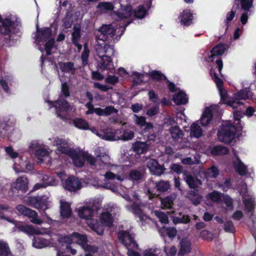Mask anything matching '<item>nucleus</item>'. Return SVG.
I'll use <instances>...</instances> for the list:
<instances>
[{
	"mask_svg": "<svg viewBox=\"0 0 256 256\" xmlns=\"http://www.w3.org/2000/svg\"><path fill=\"white\" fill-rule=\"evenodd\" d=\"M164 251L166 256H174L177 252V249L174 246L170 248L164 247Z\"/></svg>",
	"mask_w": 256,
	"mask_h": 256,
	"instance_id": "nucleus-58",
	"label": "nucleus"
},
{
	"mask_svg": "<svg viewBox=\"0 0 256 256\" xmlns=\"http://www.w3.org/2000/svg\"><path fill=\"white\" fill-rule=\"evenodd\" d=\"M118 78L115 76H108L105 80L106 83L114 84L118 82Z\"/></svg>",
	"mask_w": 256,
	"mask_h": 256,
	"instance_id": "nucleus-64",
	"label": "nucleus"
},
{
	"mask_svg": "<svg viewBox=\"0 0 256 256\" xmlns=\"http://www.w3.org/2000/svg\"><path fill=\"white\" fill-rule=\"evenodd\" d=\"M150 76L154 80H160L162 79H166V77L159 72L154 70L150 73Z\"/></svg>",
	"mask_w": 256,
	"mask_h": 256,
	"instance_id": "nucleus-56",
	"label": "nucleus"
},
{
	"mask_svg": "<svg viewBox=\"0 0 256 256\" xmlns=\"http://www.w3.org/2000/svg\"><path fill=\"white\" fill-rule=\"evenodd\" d=\"M59 66L60 69L65 72H68L74 68V64L71 62H60Z\"/></svg>",
	"mask_w": 256,
	"mask_h": 256,
	"instance_id": "nucleus-50",
	"label": "nucleus"
},
{
	"mask_svg": "<svg viewBox=\"0 0 256 256\" xmlns=\"http://www.w3.org/2000/svg\"><path fill=\"white\" fill-rule=\"evenodd\" d=\"M242 8L246 11H248L252 6L253 0H241Z\"/></svg>",
	"mask_w": 256,
	"mask_h": 256,
	"instance_id": "nucleus-59",
	"label": "nucleus"
},
{
	"mask_svg": "<svg viewBox=\"0 0 256 256\" xmlns=\"http://www.w3.org/2000/svg\"><path fill=\"white\" fill-rule=\"evenodd\" d=\"M154 215L159 219V220L160 222L164 224L168 223V217L166 214L157 210L154 211Z\"/></svg>",
	"mask_w": 256,
	"mask_h": 256,
	"instance_id": "nucleus-49",
	"label": "nucleus"
},
{
	"mask_svg": "<svg viewBox=\"0 0 256 256\" xmlns=\"http://www.w3.org/2000/svg\"><path fill=\"white\" fill-rule=\"evenodd\" d=\"M134 132L129 129L122 128L121 140L128 141L131 140L134 137Z\"/></svg>",
	"mask_w": 256,
	"mask_h": 256,
	"instance_id": "nucleus-42",
	"label": "nucleus"
},
{
	"mask_svg": "<svg viewBox=\"0 0 256 256\" xmlns=\"http://www.w3.org/2000/svg\"><path fill=\"white\" fill-rule=\"evenodd\" d=\"M202 135V130L197 122L193 123L190 128V136L191 137L199 138Z\"/></svg>",
	"mask_w": 256,
	"mask_h": 256,
	"instance_id": "nucleus-37",
	"label": "nucleus"
},
{
	"mask_svg": "<svg viewBox=\"0 0 256 256\" xmlns=\"http://www.w3.org/2000/svg\"><path fill=\"white\" fill-rule=\"evenodd\" d=\"M46 42L45 44V50L47 55L50 54L52 48L54 40L52 36V30L50 28H44L40 30L38 29L37 26L36 33L35 36V42L39 46V50L42 52L44 50L41 46L42 44Z\"/></svg>",
	"mask_w": 256,
	"mask_h": 256,
	"instance_id": "nucleus-6",
	"label": "nucleus"
},
{
	"mask_svg": "<svg viewBox=\"0 0 256 256\" xmlns=\"http://www.w3.org/2000/svg\"><path fill=\"white\" fill-rule=\"evenodd\" d=\"M90 130L100 138L106 140L116 141V138H118L114 136V130L111 129L98 130L94 128H92Z\"/></svg>",
	"mask_w": 256,
	"mask_h": 256,
	"instance_id": "nucleus-17",
	"label": "nucleus"
},
{
	"mask_svg": "<svg viewBox=\"0 0 256 256\" xmlns=\"http://www.w3.org/2000/svg\"><path fill=\"white\" fill-rule=\"evenodd\" d=\"M219 171L214 166L208 168L206 172V176L208 178H214L218 174Z\"/></svg>",
	"mask_w": 256,
	"mask_h": 256,
	"instance_id": "nucleus-46",
	"label": "nucleus"
},
{
	"mask_svg": "<svg viewBox=\"0 0 256 256\" xmlns=\"http://www.w3.org/2000/svg\"><path fill=\"white\" fill-rule=\"evenodd\" d=\"M180 22L185 26H188L190 24L192 20V14L190 10H184L180 14Z\"/></svg>",
	"mask_w": 256,
	"mask_h": 256,
	"instance_id": "nucleus-31",
	"label": "nucleus"
},
{
	"mask_svg": "<svg viewBox=\"0 0 256 256\" xmlns=\"http://www.w3.org/2000/svg\"><path fill=\"white\" fill-rule=\"evenodd\" d=\"M146 13V11L144 7L142 6H139L134 11V16L139 18H142L144 17Z\"/></svg>",
	"mask_w": 256,
	"mask_h": 256,
	"instance_id": "nucleus-54",
	"label": "nucleus"
},
{
	"mask_svg": "<svg viewBox=\"0 0 256 256\" xmlns=\"http://www.w3.org/2000/svg\"><path fill=\"white\" fill-rule=\"evenodd\" d=\"M240 194L243 197L245 208L248 211H251L254 208V198L247 191V186L244 182H242L239 188Z\"/></svg>",
	"mask_w": 256,
	"mask_h": 256,
	"instance_id": "nucleus-12",
	"label": "nucleus"
},
{
	"mask_svg": "<svg viewBox=\"0 0 256 256\" xmlns=\"http://www.w3.org/2000/svg\"><path fill=\"white\" fill-rule=\"evenodd\" d=\"M60 212L63 218H68L72 214L70 204L64 200H60Z\"/></svg>",
	"mask_w": 256,
	"mask_h": 256,
	"instance_id": "nucleus-30",
	"label": "nucleus"
},
{
	"mask_svg": "<svg viewBox=\"0 0 256 256\" xmlns=\"http://www.w3.org/2000/svg\"><path fill=\"white\" fill-rule=\"evenodd\" d=\"M12 188L22 192H26L28 189V180L25 176L18 178L12 184Z\"/></svg>",
	"mask_w": 256,
	"mask_h": 256,
	"instance_id": "nucleus-23",
	"label": "nucleus"
},
{
	"mask_svg": "<svg viewBox=\"0 0 256 256\" xmlns=\"http://www.w3.org/2000/svg\"><path fill=\"white\" fill-rule=\"evenodd\" d=\"M180 158L181 162L186 165H192L195 164H198L200 162V158L198 156H194V158L191 157H180Z\"/></svg>",
	"mask_w": 256,
	"mask_h": 256,
	"instance_id": "nucleus-41",
	"label": "nucleus"
},
{
	"mask_svg": "<svg viewBox=\"0 0 256 256\" xmlns=\"http://www.w3.org/2000/svg\"><path fill=\"white\" fill-rule=\"evenodd\" d=\"M233 166L236 171L240 175H245L247 173L246 166L236 156V160H233Z\"/></svg>",
	"mask_w": 256,
	"mask_h": 256,
	"instance_id": "nucleus-28",
	"label": "nucleus"
},
{
	"mask_svg": "<svg viewBox=\"0 0 256 256\" xmlns=\"http://www.w3.org/2000/svg\"><path fill=\"white\" fill-rule=\"evenodd\" d=\"M48 103L50 106L55 108L57 116L62 120L64 118V116L60 114L61 112L74 111L75 110L73 106H70L66 100L62 98H59L54 102H48Z\"/></svg>",
	"mask_w": 256,
	"mask_h": 256,
	"instance_id": "nucleus-9",
	"label": "nucleus"
},
{
	"mask_svg": "<svg viewBox=\"0 0 256 256\" xmlns=\"http://www.w3.org/2000/svg\"><path fill=\"white\" fill-rule=\"evenodd\" d=\"M132 76L134 78V82L136 84H140L142 81L144 74L138 73L136 72H134L132 74Z\"/></svg>",
	"mask_w": 256,
	"mask_h": 256,
	"instance_id": "nucleus-57",
	"label": "nucleus"
},
{
	"mask_svg": "<svg viewBox=\"0 0 256 256\" xmlns=\"http://www.w3.org/2000/svg\"><path fill=\"white\" fill-rule=\"evenodd\" d=\"M225 50V46L224 44H219L214 48L210 51V54L209 56V58L210 61H215L219 73L222 76L221 74V70L222 68V62L220 58V56L222 54Z\"/></svg>",
	"mask_w": 256,
	"mask_h": 256,
	"instance_id": "nucleus-11",
	"label": "nucleus"
},
{
	"mask_svg": "<svg viewBox=\"0 0 256 256\" xmlns=\"http://www.w3.org/2000/svg\"><path fill=\"white\" fill-rule=\"evenodd\" d=\"M150 184H154L157 190L160 192H166L170 188V184L168 181L160 180L156 183L151 182Z\"/></svg>",
	"mask_w": 256,
	"mask_h": 256,
	"instance_id": "nucleus-36",
	"label": "nucleus"
},
{
	"mask_svg": "<svg viewBox=\"0 0 256 256\" xmlns=\"http://www.w3.org/2000/svg\"><path fill=\"white\" fill-rule=\"evenodd\" d=\"M210 74L218 88L221 99L224 103L233 108H236L243 105L240 100L250 99L252 93L248 88L240 90L234 94L232 98H228L227 91L223 88V82L214 70H210Z\"/></svg>",
	"mask_w": 256,
	"mask_h": 256,
	"instance_id": "nucleus-2",
	"label": "nucleus"
},
{
	"mask_svg": "<svg viewBox=\"0 0 256 256\" xmlns=\"http://www.w3.org/2000/svg\"><path fill=\"white\" fill-rule=\"evenodd\" d=\"M80 27L79 25H74L73 28V32L72 34V42H78L80 37Z\"/></svg>",
	"mask_w": 256,
	"mask_h": 256,
	"instance_id": "nucleus-45",
	"label": "nucleus"
},
{
	"mask_svg": "<svg viewBox=\"0 0 256 256\" xmlns=\"http://www.w3.org/2000/svg\"><path fill=\"white\" fill-rule=\"evenodd\" d=\"M173 204V199L170 196H168L161 200L162 208H170Z\"/></svg>",
	"mask_w": 256,
	"mask_h": 256,
	"instance_id": "nucleus-48",
	"label": "nucleus"
},
{
	"mask_svg": "<svg viewBox=\"0 0 256 256\" xmlns=\"http://www.w3.org/2000/svg\"><path fill=\"white\" fill-rule=\"evenodd\" d=\"M36 156L38 159V162H45L47 164H50L51 158L49 156V152L44 148H39L36 152Z\"/></svg>",
	"mask_w": 256,
	"mask_h": 256,
	"instance_id": "nucleus-24",
	"label": "nucleus"
},
{
	"mask_svg": "<svg viewBox=\"0 0 256 256\" xmlns=\"http://www.w3.org/2000/svg\"><path fill=\"white\" fill-rule=\"evenodd\" d=\"M228 152V148L224 146H216L212 150V154L215 156L226 154Z\"/></svg>",
	"mask_w": 256,
	"mask_h": 256,
	"instance_id": "nucleus-43",
	"label": "nucleus"
},
{
	"mask_svg": "<svg viewBox=\"0 0 256 256\" xmlns=\"http://www.w3.org/2000/svg\"><path fill=\"white\" fill-rule=\"evenodd\" d=\"M116 30L117 28H114V26L112 24L104 25L97 34L96 38L108 42L113 38Z\"/></svg>",
	"mask_w": 256,
	"mask_h": 256,
	"instance_id": "nucleus-14",
	"label": "nucleus"
},
{
	"mask_svg": "<svg viewBox=\"0 0 256 256\" xmlns=\"http://www.w3.org/2000/svg\"><path fill=\"white\" fill-rule=\"evenodd\" d=\"M118 236L119 240L126 246H128L132 244H135L132 236L128 232L120 231L118 232Z\"/></svg>",
	"mask_w": 256,
	"mask_h": 256,
	"instance_id": "nucleus-25",
	"label": "nucleus"
},
{
	"mask_svg": "<svg viewBox=\"0 0 256 256\" xmlns=\"http://www.w3.org/2000/svg\"><path fill=\"white\" fill-rule=\"evenodd\" d=\"M104 177L108 180L112 181L115 179L122 181L125 178L124 171V167L118 166H112L110 168V171L104 174Z\"/></svg>",
	"mask_w": 256,
	"mask_h": 256,
	"instance_id": "nucleus-13",
	"label": "nucleus"
},
{
	"mask_svg": "<svg viewBox=\"0 0 256 256\" xmlns=\"http://www.w3.org/2000/svg\"><path fill=\"white\" fill-rule=\"evenodd\" d=\"M63 186L70 192H75L82 188L81 182L74 176L68 177L63 182Z\"/></svg>",
	"mask_w": 256,
	"mask_h": 256,
	"instance_id": "nucleus-19",
	"label": "nucleus"
},
{
	"mask_svg": "<svg viewBox=\"0 0 256 256\" xmlns=\"http://www.w3.org/2000/svg\"><path fill=\"white\" fill-rule=\"evenodd\" d=\"M52 242L50 240H46L42 237H34L32 240V245L36 248H42L50 246Z\"/></svg>",
	"mask_w": 256,
	"mask_h": 256,
	"instance_id": "nucleus-27",
	"label": "nucleus"
},
{
	"mask_svg": "<svg viewBox=\"0 0 256 256\" xmlns=\"http://www.w3.org/2000/svg\"><path fill=\"white\" fill-rule=\"evenodd\" d=\"M218 106L217 105H212L206 108L200 120L202 126H206L210 124L212 119L214 111L218 110Z\"/></svg>",
	"mask_w": 256,
	"mask_h": 256,
	"instance_id": "nucleus-21",
	"label": "nucleus"
},
{
	"mask_svg": "<svg viewBox=\"0 0 256 256\" xmlns=\"http://www.w3.org/2000/svg\"><path fill=\"white\" fill-rule=\"evenodd\" d=\"M200 236L207 240H210L212 238V234L208 230H204L200 234Z\"/></svg>",
	"mask_w": 256,
	"mask_h": 256,
	"instance_id": "nucleus-63",
	"label": "nucleus"
},
{
	"mask_svg": "<svg viewBox=\"0 0 256 256\" xmlns=\"http://www.w3.org/2000/svg\"><path fill=\"white\" fill-rule=\"evenodd\" d=\"M120 20L130 17L132 14V8L130 6H126L124 8L120 10L116 14Z\"/></svg>",
	"mask_w": 256,
	"mask_h": 256,
	"instance_id": "nucleus-33",
	"label": "nucleus"
},
{
	"mask_svg": "<svg viewBox=\"0 0 256 256\" xmlns=\"http://www.w3.org/2000/svg\"><path fill=\"white\" fill-rule=\"evenodd\" d=\"M159 112L158 106H152L146 110V114L150 116L156 115Z\"/></svg>",
	"mask_w": 256,
	"mask_h": 256,
	"instance_id": "nucleus-61",
	"label": "nucleus"
},
{
	"mask_svg": "<svg viewBox=\"0 0 256 256\" xmlns=\"http://www.w3.org/2000/svg\"><path fill=\"white\" fill-rule=\"evenodd\" d=\"M106 211L102 213L100 216V220L102 222L100 225L103 227V226H110L113 222V217L120 212V208L113 204H108L105 206Z\"/></svg>",
	"mask_w": 256,
	"mask_h": 256,
	"instance_id": "nucleus-8",
	"label": "nucleus"
},
{
	"mask_svg": "<svg viewBox=\"0 0 256 256\" xmlns=\"http://www.w3.org/2000/svg\"><path fill=\"white\" fill-rule=\"evenodd\" d=\"M118 110L113 106H108L104 108H96L94 112L100 116H107L113 113H117Z\"/></svg>",
	"mask_w": 256,
	"mask_h": 256,
	"instance_id": "nucleus-32",
	"label": "nucleus"
},
{
	"mask_svg": "<svg viewBox=\"0 0 256 256\" xmlns=\"http://www.w3.org/2000/svg\"><path fill=\"white\" fill-rule=\"evenodd\" d=\"M12 254L8 244L0 240V256H11Z\"/></svg>",
	"mask_w": 256,
	"mask_h": 256,
	"instance_id": "nucleus-39",
	"label": "nucleus"
},
{
	"mask_svg": "<svg viewBox=\"0 0 256 256\" xmlns=\"http://www.w3.org/2000/svg\"><path fill=\"white\" fill-rule=\"evenodd\" d=\"M15 25L14 17L8 16L2 21L0 24V32L4 35L8 34Z\"/></svg>",
	"mask_w": 256,
	"mask_h": 256,
	"instance_id": "nucleus-20",
	"label": "nucleus"
},
{
	"mask_svg": "<svg viewBox=\"0 0 256 256\" xmlns=\"http://www.w3.org/2000/svg\"><path fill=\"white\" fill-rule=\"evenodd\" d=\"M96 50L100 58L98 61V67L102 70H108L112 72L114 66L110 56L114 53L113 46L108 44L104 40H98L96 38Z\"/></svg>",
	"mask_w": 256,
	"mask_h": 256,
	"instance_id": "nucleus-3",
	"label": "nucleus"
},
{
	"mask_svg": "<svg viewBox=\"0 0 256 256\" xmlns=\"http://www.w3.org/2000/svg\"><path fill=\"white\" fill-rule=\"evenodd\" d=\"M191 244L189 240L187 238L182 239L180 242V250L179 254H183L190 252Z\"/></svg>",
	"mask_w": 256,
	"mask_h": 256,
	"instance_id": "nucleus-34",
	"label": "nucleus"
},
{
	"mask_svg": "<svg viewBox=\"0 0 256 256\" xmlns=\"http://www.w3.org/2000/svg\"><path fill=\"white\" fill-rule=\"evenodd\" d=\"M78 212L80 218L88 220V226L98 234L101 235L103 234L102 226L98 225L96 220L92 218L94 216V212L90 206H82L78 208Z\"/></svg>",
	"mask_w": 256,
	"mask_h": 256,
	"instance_id": "nucleus-7",
	"label": "nucleus"
},
{
	"mask_svg": "<svg viewBox=\"0 0 256 256\" xmlns=\"http://www.w3.org/2000/svg\"><path fill=\"white\" fill-rule=\"evenodd\" d=\"M173 100L176 104H184L188 101V98L182 92H179L173 97Z\"/></svg>",
	"mask_w": 256,
	"mask_h": 256,
	"instance_id": "nucleus-38",
	"label": "nucleus"
},
{
	"mask_svg": "<svg viewBox=\"0 0 256 256\" xmlns=\"http://www.w3.org/2000/svg\"><path fill=\"white\" fill-rule=\"evenodd\" d=\"M58 240L62 244H70L76 243L80 244L85 251L90 252L86 253L84 256H92L90 252L94 253L98 250L96 247L87 244V237L85 234L74 232L70 236H64L59 238Z\"/></svg>",
	"mask_w": 256,
	"mask_h": 256,
	"instance_id": "nucleus-5",
	"label": "nucleus"
},
{
	"mask_svg": "<svg viewBox=\"0 0 256 256\" xmlns=\"http://www.w3.org/2000/svg\"><path fill=\"white\" fill-rule=\"evenodd\" d=\"M224 230L226 232H234V228L231 221L228 220L224 224Z\"/></svg>",
	"mask_w": 256,
	"mask_h": 256,
	"instance_id": "nucleus-60",
	"label": "nucleus"
},
{
	"mask_svg": "<svg viewBox=\"0 0 256 256\" xmlns=\"http://www.w3.org/2000/svg\"><path fill=\"white\" fill-rule=\"evenodd\" d=\"M134 120L135 124H136L137 125L140 126H144L146 124V118L144 116H139L136 114H134Z\"/></svg>",
	"mask_w": 256,
	"mask_h": 256,
	"instance_id": "nucleus-52",
	"label": "nucleus"
},
{
	"mask_svg": "<svg viewBox=\"0 0 256 256\" xmlns=\"http://www.w3.org/2000/svg\"><path fill=\"white\" fill-rule=\"evenodd\" d=\"M48 140L52 142L54 146H57L56 153L58 154H66L72 158L73 163L76 166L81 167L83 166L86 160L91 165H96V162L94 158L87 154L78 153L70 148L68 146L67 140L57 137H52Z\"/></svg>",
	"mask_w": 256,
	"mask_h": 256,
	"instance_id": "nucleus-1",
	"label": "nucleus"
},
{
	"mask_svg": "<svg viewBox=\"0 0 256 256\" xmlns=\"http://www.w3.org/2000/svg\"><path fill=\"white\" fill-rule=\"evenodd\" d=\"M130 178L134 180H138L142 178L141 172L137 170H132L130 173Z\"/></svg>",
	"mask_w": 256,
	"mask_h": 256,
	"instance_id": "nucleus-62",
	"label": "nucleus"
},
{
	"mask_svg": "<svg viewBox=\"0 0 256 256\" xmlns=\"http://www.w3.org/2000/svg\"><path fill=\"white\" fill-rule=\"evenodd\" d=\"M0 218L10 222L12 223L17 226L18 228L22 232H23L28 234H47L45 231H42L39 229L35 228L33 226L27 224H18L16 222L14 221L10 217L6 216L3 215L0 216Z\"/></svg>",
	"mask_w": 256,
	"mask_h": 256,
	"instance_id": "nucleus-10",
	"label": "nucleus"
},
{
	"mask_svg": "<svg viewBox=\"0 0 256 256\" xmlns=\"http://www.w3.org/2000/svg\"><path fill=\"white\" fill-rule=\"evenodd\" d=\"M161 234L166 233L170 238H174L177 234L176 229L174 228H166L163 226L160 231Z\"/></svg>",
	"mask_w": 256,
	"mask_h": 256,
	"instance_id": "nucleus-47",
	"label": "nucleus"
},
{
	"mask_svg": "<svg viewBox=\"0 0 256 256\" xmlns=\"http://www.w3.org/2000/svg\"><path fill=\"white\" fill-rule=\"evenodd\" d=\"M150 144L146 142L136 141L132 144V149L137 154H141L147 152Z\"/></svg>",
	"mask_w": 256,
	"mask_h": 256,
	"instance_id": "nucleus-26",
	"label": "nucleus"
},
{
	"mask_svg": "<svg viewBox=\"0 0 256 256\" xmlns=\"http://www.w3.org/2000/svg\"><path fill=\"white\" fill-rule=\"evenodd\" d=\"M241 113L239 111L234 112L235 124L233 126L230 122H226L221 126L218 133V140L226 144H230L234 138L236 132L240 130L242 126L240 124Z\"/></svg>",
	"mask_w": 256,
	"mask_h": 256,
	"instance_id": "nucleus-4",
	"label": "nucleus"
},
{
	"mask_svg": "<svg viewBox=\"0 0 256 256\" xmlns=\"http://www.w3.org/2000/svg\"><path fill=\"white\" fill-rule=\"evenodd\" d=\"M16 208L20 214L28 216L32 223L40 224L42 222V220L38 218V213L36 211L28 208L22 204L18 206Z\"/></svg>",
	"mask_w": 256,
	"mask_h": 256,
	"instance_id": "nucleus-16",
	"label": "nucleus"
},
{
	"mask_svg": "<svg viewBox=\"0 0 256 256\" xmlns=\"http://www.w3.org/2000/svg\"><path fill=\"white\" fill-rule=\"evenodd\" d=\"M74 126L78 128L86 130L89 129L88 123L84 120L77 118L74 121Z\"/></svg>",
	"mask_w": 256,
	"mask_h": 256,
	"instance_id": "nucleus-44",
	"label": "nucleus"
},
{
	"mask_svg": "<svg viewBox=\"0 0 256 256\" xmlns=\"http://www.w3.org/2000/svg\"><path fill=\"white\" fill-rule=\"evenodd\" d=\"M145 206L141 202H134L132 206L126 205L125 208L126 210L132 213L135 216L140 218L142 221H146L147 220H150L144 212V208Z\"/></svg>",
	"mask_w": 256,
	"mask_h": 256,
	"instance_id": "nucleus-15",
	"label": "nucleus"
},
{
	"mask_svg": "<svg viewBox=\"0 0 256 256\" xmlns=\"http://www.w3.org/2000/svg\"><path fill=\"white\" fill-rule=\"evenodd\" d=\"M96 158L102 162L100 166L104 168L108 166L110 164V156L108 150L102 147L98 148L95 150Z\"/></svg>",
	"mask_w": 256,
	"mask_h": 256,
	"instance_id": "nucleus-18",
	"label": "nucleus"
},
{
	"mask_svg": "<svg viewBox=\"0 0 256 256\" xmlns=\"http://www.w3.org/2000/svg\"><path fill=\"white\" fill-rule=\"evenodd\" d=\"M98 8L102 10H112L114 8L113 5L110 2H101L98 3Z\"/></svg>",
	"mask_w": 256,
	"mask_h": 256,
	"instance_id": "nucleus-55",
	"label": "nucleus"
},
{
	"mask_svg": "<svg viewBox=\"0 0 256 256\" xmlns=\"http://www.w3.org/2000/svg\"><path fill=\"white\" fill-rule=\"evenodd\" d=\"M184 178L190 188L194 189L201 185L200 180L190 174H184Z\"/></svg>",
	"mask_w": 256,
	"mask_h": 256,
	"instance_id": "nucleus-29",
	"label": "nucleus"
},
{
	"mask_svg": "<svg viewBox=\"0 0 256 256\" xmlns=\"http://www.w3.org/2000/svg\"><path fill=\"white\" fill-rule=\"evenodd\" d=\"M222 195L218 192L214 191L212 193L208 194V197L213 202H218L221 200L222 198Z\"/></svg>",
	"mask_w": 256,
	"mask_h": 256,
	"instance_id": "nucleus-51",
	"label": "nucleus"
},
{
	"mask_svg": "<svg viewBox=\"0 0 256 256\" xmlns=\"http://www.w3.org/2000/svg\"><path fill=\"white\" fill-rule=\"evenodd\" d=\"M89 56V50L88 48L87 45L84 44V50L82 52L81 58L82 62L84 66H86L88 64V58Z\"/></svg>",
	"mask_w": 256,
	"mask_h": 256,
	"instance_id": "nucleus-53",
	"label": "nucleus"
},
{
	"mask_svg": "<svg viewBox=\"0 0 256 256\" xmlns=\"http://www.w3.org/2000/svg\"><path fill=\"white\" fill-rule=\"evenodd\" d=\"M30 205L39 210H44L48 208L47 204H42L40 202L37 201V198L35 197L31 198Z\"/></svg>",
	"mask_w": 256,
	"mask_h": 256,
	"instance_id": "nucleus-40",
	"label": "nucleus"
},
{
	"mask_svg": "<svg viewBox=\"0 0 256 256\" xmlns=\"http://www.w3.org/2000/svg\"><path fill=\"white\" fill-rule=\"evenodd\" d=\"M172 138L174 140L181 139L184 134L182 130L177 126H172L169 130Z\"/></svg>",
	"mask_w": 256,
	"mask_h": 256,
	"instance_id": "nucleus-35",
	"label": "nucleus"
},
{
	"mask_svg": "<svg viewBox=\"0 0 256 256\" xmlns=\"http://www.w3.org/2000/svg\"><path fill=\"white\" fill-rule=\"evenodd\" d=\"M147 167L152 174L156 176L162 175L165 170L163 166L159 164L158 162L154 159H150L148 160Z\"/></svg>",
	"mask_w": 256,
	"mask_h": 256,
	"instance_id": "nucleus-22",
	"label": "nucleus"
}]
</instances>
